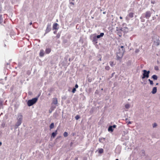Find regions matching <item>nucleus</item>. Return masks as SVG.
I'll return each instance as SVG.
<instances>
[{
	"label": "nucleus",
	"instance_id": "18",
	"mask_svg": "<svg viewBox=\"0 0 160 160\" xmlns=\"http://www.w3.org/2000/svg\"><path fill=\"white\" fill-rule=\"evenodd\" d=\"M68 134L67 132H65L63 133V136L65 137H66L68 136Z\"/></svg>",
	"mask_w": 160,
	"mask_h": 160
},
{
	"label": "nucleus",
	"instance_id": "13",
	"mask_svg": "<svg viewBox=\"0 0 160 160\" xmlns=\"http://www.w3.org/2000/svg\"><path fill=\"white\" fill-rule=\"evenodd\" d=\"M97 152L99 153H102L103 152V150L102 148H99L97 150Z\"/></svg>",
	"mask_w": 160,
	"mask_h": 160
},
{
	"label": "nucleus",
	"instance_id": "14",
	"mask_svg": "<svg viewBox=\"0 0 160 160\" xmlns=\"http://www.w3.org/2000/svg\"><path fill=\"white\" fill-rule=\"evenodd\" d=\"M51 51V49L49 48H47L45 50V52L47 54L49 53Z\"/></svg>",
	"mask_w": 160,
	"mask_h": 160
},
{
	"label": "nucleus",
	"instance_id": "21",
	"mask_svg": "<svg viewBox=\"0 0 160 160\" xmlns=\"http://www.w3.org/2000/svg\"><path fill=\"white\" fill-rule=\"evenodd\" d=\"M75 118L76 120H78L80 118V116L78 115H77L75 117Z\"/></svg>",
	"mask_w": 160,
	"mask_h": 160
},
{
	"label": "nucleus",
	"instance_id": "19",
	"mask_svg": "<svg viewBox=\"0 0 160 160\" xmlns=\"http://www.w3.org/2000/svg\"><path fill=\"white\" fill-rule=\"evenodd\" d=\"M21 122H22V119H20L19 120V121H18V122H17V124H18V125H20L21 124Z\"/></svg>",
	"mask_w": 160,
	"mask_h": 160
},
{
	"label": "nucleus",
	"instance_id": "23",
	"mask_svg": "<svg viewBox=\"0 0 160 160\" xmlns=\"http://www.w3.org/2000/svg\"><path fill=\"white\" fill-rule=\"evenodd\" d=\"M76 91V88H74L72 90V92L74 93Z\"/></svg>",
	"mask_w": 160,
	"mask_h": 160
},
{
	"label": "nucleus",
	"instance_id": "3",
	"mask_svg": "<svg viewBox=\"0 0 160 160\" xmlns=\"http://www.w3.org/2000/svg\"><path fill=\"white\" fill-rule=\"evenodd\" d=\"M37 99L34 98L31 100H29L28 102V105L29 106H31L35 104L37 101Z\"/></svg>",
	"mask_w": 160,
	"mask_h": 160
},
{
	"label": "nucleus",
	"instance_id": "1",
	"mask_svg": "<svg viewBox=\"0 0 160 160\" xmlns=\"http://www.w3.org/2000/svg\"><path fill=\"white\" fill-rule=\"evenodd\" d=\"M124 51L125 50L123 48V47L121 46L119 49V52L117 53V58L118 59H120L122 58Z\"/></svg>",
	"mask_w": 160,
	"mask_h": 160
},
{
	"label": "nucleus",
	"instance_id": "29",
	"mask_svg": "<svg viewBox=\"0 0 160 160\" xmlns=\"http://www.w3.org/2000/svg\"><path fill=\"white\" fill-rule=\"evenodd\" d=\"M128 123V124H129V123L130 124V123H131L130 122H129Z\"/></svg>",
	"mask_w": 160,
	"mask_h": 160
},
{
	"label": "nucleus",
	"instance_id": "22",
	"mask_svg": "<svg viewBox=\"0 0 160 160\" xmlns=\"http://www.w3.org/2000/svg\"><path fill=\"white\" fill-rule=\"evenodd\" d=\"M50 30V28H47V29L46 30V32H49Z\"/></svg>",
	"mask_w": 160,
	"mask_h": 160
},
{
	"label": "nucleus",
	"instance_id": "27",
	"mask_svg": "<svg viewBox=\"0 0 160 160\" xmlns=\"http://www.w3.org/2000/svg\"><path fill=\"white\" fill-rule=\"evenodd\" d=\"M120 19H122V18L121 17H120Z\"/></svg>",
	"mask_w": 160,
	"mask_h": 160
},
{
	"label": "nucleus",
	"instance_id": "28",
	"mask_svg": "<svg viewBox=\"0 0 160 160\" xmlns=\"http://www.w3.org/2000/svg\"><path fill=\"white\" fill-rule=\"evenodd\" d=\"M2 145V143L0 142V146Z\"/></svg>",
	"mask_w": 160,
	"mask_h": 160
},
{
	"label": "nucleus",
	"instance_id": "10",
	"mask_svg": "<svg viewBox=\"0 0 160 160\" xmlns=\"http://www.w3.org/2000/svg\"><path fill=\"white\" fill-rule=\"evenodd\" d=\"M145 16L147 18H149L151 16V13L150 12H147L146 13Z\"/></svg>",
	"mask_w": 160,
	"mask_h": 160
},
{
	"label": "nucleus",
	"instance_id": "6",
	"mask_svg": "<svg viewBox=\"0 0 160 160\" xmlns=\"http://www.w3.org/2000/svg\"><path fill=\"white\" fill-rule=\"evenodd\" d=\"M157 92V88L156 87H154L153 88L151 93L153 94H154Z\"/></svg>",
	"mask_w": 160,
	"mask_h": 160
},
{
	"label": "nucleus",
	"instance_id": "25",
	"mask_svg": "<svg viewBox=\"0 0 160 160\" xmlns=\"http://www.w3.org/2000/svg\"><path fill=\"white\" fill-rule=\"evenodd\" d=\"M75 87L76 88H78V85L77 84H76Z\"/></svg>",
	"mask_w": 160,
	"mask_h": 160
},
{
	"label": "nucleus",
	"instance_id": "8",
	"mask_svg": "<svg viewBox=\"0 0 160 160\" xmlns=\"http://www.w3.org/2000/svg\"><path fill=\"white\" fill-rule=\"evenodd\" d=\"M44 55V51L43 50H41L39 52V55L41 57H43Z\"/></svg>",
	"mask_w": 160,
	"mask_h": 160
},
{
	"label": "nucleus",
	"instance_id": "12",
	"mask_svg": "<svg viewBox=\"0 0 160 160\" xmlns=\"http://www.w3.org/2000/svg\"><path fill=\"white\" fill-rule=\"evenodd\" d=\"M152 78L154 80H156L158 79V76L156 75H153L152 76Z\"/></svg>",
	"mask_w": 160,
	"mask_h": 160
},
{
	"label": "nucleus",
	"instance_id": "15",
	"mask_svg": "<svg viewBox=\"0 0 160 160\" xmlns=\"http://www.w3.org/2000/svg\"><path fill=\"white\" fill-rule=\"evenodd\" d=\"M54 124L53 123H52L49 126L50 129H51L54 128Z\"/></svg>",
	"mask_w": 160,
	"mask_h": 160
},
{
	"label": "nucleus",
	"instance_id": "2",
	"mask_svg": "<svg viewBox=\"0 0 160 160\" xmlns=\"http://www.w3.org/2000/svg\"><path fill=\"white\" fill-rule=\"evenodd\" d=\"M142 79L148 78L149 77V74L150 72L149 71H147L145 70H143L142 71Z\"/></svg>",
	"mask_w": 160,
	"mask_h": 160
},
{
	"label": "nucleus",
	"instance_id": "17",
	"mask_svg": "<svg viewBox=\"0 0 160 160\" xmlns=\"http://www.w3.org/2000/svg\"><path fill=\"white\" fill-rule=\"evenodd\" d=\"M130 107V105L128 103L126 104L125 105V107L126 108L128 109Z\"/></svg>",
	"mask_w": 160,
	"mask_h": 160
},
{
	"label": "nucleus",
	"instance_id": "20",
	"mask_svg": "<svg viewBox=\"0 0 160 160\" xmlns=\"http://www.w3.org/2000/svg\"><path fill=\"white\" fill-rule=\"evenodd\" d=\"M152 127L153 128H156L157 126V124L156 123H154L152 124Z\"/></svg>",
	"mask_w": 160,
	"mask_h": 160
},
{
	"label": "nucleus",
	"instance_id": "31",
	"mask_svg": "<svg viewBox=\"0 0 160 160\" xmlns=\"http://www.w3.org/2000/svg\"><path fill=\"white\" fill-rule=\"evenodd\" d=\"M72 0L73 1H74V0Z\"/></svg>",
	"mask_w": 160,
	"mask_h": 160
},
{
	"label": "nucleus",
	"instance_id": "24",
	"mask_svg": "<svg viewBox=\"0 0 160 160\" xmlns=\"http://www.w3.org/2000/svg\"><path fill=\"white\" fill-rule=\"evenodd\" d=\"M105 68L107 70H108L109 69V67L108 66H106L105 67Z\"/></svg>",
	"mask_w": 160,
	"mask_h": 160
},
{
	"label": "nucleus",
	"instance_id": "11",
	"mask_svg": "<svg viewBox=\"0 0 160 160\" xmlns=\"http://www.w3.org/2000/svg\"><path fill=\"white\" fill-rule=\"evenodd\" d=\"M104 35V33L103 32L101 33L99 35H98L97 36V38H100L101 37H102Z\"/></svg>",
	"mask_w": 160,
	"mask_h": 160
},
{
	"label": "nucleus",
	"instance_id": "7",
	"mask_svg": "<svg viewBox=\"0 0 160 160\" xmlns=\"http://www.w3.org/2000/svg\"><path fill=\"white\" fill-rule=\"evenodd\" d=\"M57 134V131L56 130L55 132L52 133L51 135V138H54Z\"/></svg>",
	"mask_w": 160,
	"mask_h": 160
},
{
	"label": "nucleus",
	"instance_id": "16",
	"mask_svg": "<svg viewBox=\"0 0 160 160\" xmlns=\"http://www.w3.org/2000/svg\"><path fill=\"white\" fill-rule=\"evenodd\" d=\"M148 81L149 82L150 84L151 85H153V82L150 79H148Z\"/></svg>",
	"mask_w": 160,
	"mask_h": 160
},
{
	"label": "nucleus",
	"instance_id": "4",
	"mask_svg": "<svg viewBox=\"0 0 160 160\" xmlns=\"http://www.w3.org/2000/svg\"><path fill=\"white\" fill-rule=\"evenodd\" d=\"M58 28H59V25L58 23H54L53 24V27H52L53 30H57L58 29Z\"/></svg>",
	"mask_w": 160,
	"mask_h": 160
},
{
	"label": "nucleus",
	"instance_id": "26",
	"mask_svg": "<svg viewBox=\"0 0 160 160\" xmlns=\"http://www.w3.org/2000/svg\"><path fill=\"white\" fill-rule=\"evenodd\" d=\"M71 3L72 5H74V3H73V2H71Z\"/></svg>",
	"mask_w": 160,
	"mask_h": 160
},
{
	"label": "nucleus",
	"instance_id": "5",
	"mask_svg": "<svg viewBox=\"0 0 160 160\" xmlns=\"http://www.w3.org/2000/svg\"><path fill=\"white\" fill-rule=\"evenodd\" d=\"M116 127V125H114L112 126H110L108 128V131L109 132H112L113 131L114 128Z\"/></svg>",
	"mask_w": 160,
	"mask_h": 160
},
{
	"label": "nucleus",
	"instance_id": "9",
	"mask_svg": "<svg viewBox=\"0 0 160 160\" xmlns=\"http://www.w3.org/2000/svg\"><path fill=\"white\" fill-rule=\"evenodd\" d=\"M58 101L56 98H54L52 100V104L54 105H56L57 104Z\"/></svg>",
	"mask_w": 160,
	"mask_h": 160
},
{
	"label": "nucleus",
	"instance_id": "30",
	"mask_svg": "<svg viewBox=\"0 0 160 160\" xmlns=\"http://www.w3.org/2000/svg\"><path fill=\"white\" fill-rule=\"evenodd\" d=\"M116 160H118V159H116Z\"/></svg>",
	"mask_w": 160,
	"mask_h": 160
}]
</instances>
